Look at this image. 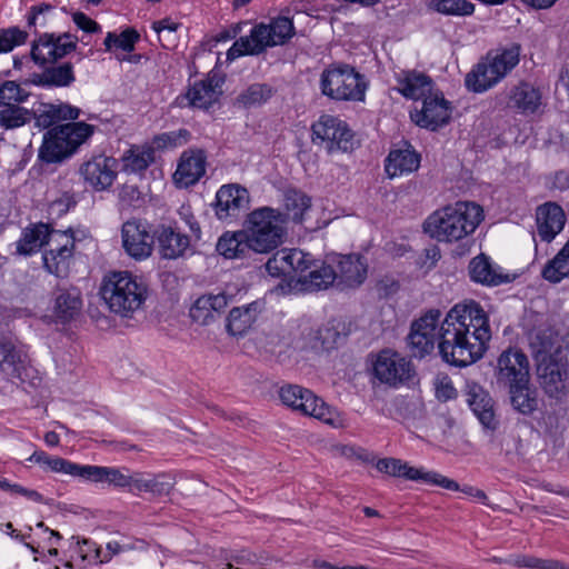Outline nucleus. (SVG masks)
<instances>
[{
	"label": "nucleus",
	"mask_w": 569,
	"mask_h": 569,
	"mask_svg": "<svg viewBox=\"0 0 569 569\" xmlns=\"http://www.w3.org/2000/svg\"><path fill=\"white\" fill-rule=\"evenodd\" d=\"M140 34L133 28H127L121 33L108 32L103 44L106 51L119 49L123 52H131L134 50L136 43L139 41Z\"/></svg>",
	"instance_id": "obj_49"
},
{
	"label": "nucleus",
	"mask_w": 569,
	"mask_h": 569,
	"mask_svg": "<svg viewBox=\"0 0 569 569\" xmlns=\"http://www.w3.org/2000/svg\"><path fill=\"white\" fill-rule=\"evenodd\" d=\"M32 116L36 127L47 129L63 120L78 119L80 109L66 102L40 103Z\"/></svg>",
	"instance_id": "obj_28"
},
{
	"label": "nucleus",
	"mask_w": 569,
	"mask_h": 569,
	"mask_svg": "<svg viewBox=\"0 0 569 569\" xmlns=\"http://www.w3.org/2000/svg\"><path fill=\"white\" fill-rule=\"evenodd\" d=\"M173 488L172 478L168 475L160 473L148 478V490L147 492L154 496L169 495Z\"/></svg>",
	"instance_id": "obj_59"
},
{
	"label": "nucleus",
	"mask_w": 569,
	"mask_h": 569,
	"mask_svg": "<svg viewBox=\"0 0 569 569\" xmlns=\"http://www.w3.org/2000/svg\"><path fill=\"white\" fill-rule=\"evenodd\" d=\"M80 174L96 190H104L117 177L116 159L106 156L94 157L80 167Z\"/></svg>",
	"instance_id": "obj_22"
},
{
	"label": "nucleus",
	"mask_w": 569,
	"mask_h": 569,
	"mask_svg": "<svg viewBox=\"0 0 569 569\" xmlns=\"http://www.w3.org/2000/svg\"><path fill=\"white\" fill-rule=\"evenodd\" d=\"M435 9L447 16H470L475 6L468 0H433Z\"/></svg>",
	"instance_id": "obj_54"
},
{
	"label": "nucleus",
	"mask_w": 569,
	"mask_h": 569,
	"mask_svg": "<svg viewBox=\"0 0 569 569\" xmlns=\"http://www.w3.org/2000/svg\"><path fill=\"white\" fill-rule=\"evenodd\" d=\"M78 37L69 32H42L30 46V58L40 68L54 64L77 49Z\"/></svg>",
	"instance_id": "obj_9"
},
{
	"label": "nucleus",
	"mask_w": 569,
	"mask_h": 569,
	"mask_svg": "<svg viewBox=\"0 0 569 569\" xmlns=\"http://www.w3.org/2000/svg\"><path fill=\"white\" fill-rule=\"evenodd\" d=\"M323 96L336 101H363L367 90L365 77L346 63H332L320 76Z\"/></svg>",
	"instance_id": "obj_6"
},
{
	"label": "nucleus",
	"mask_w": 569,
	"mask_h": 569,
	"mask_svg": "<svg viewBox=\"0 0 569 569\" xmlns=\"http://www.w3.org/2000/svg\"><path fill=\"white\" fill-rule=\"evenodd\" d=\"M99 293L112 313L131 318L144 305L148 287L129 271H110L103 276Z\"/></svg>",
	"instance_id": "obj_3"
},
{
	"label": "nucleus",
	"mask_w": 569,
	"mask_h": 569,
	"mask_svg": "<svg viewBox=\"0 0 569 569\" xmlns=\"http://www.w3.org/2000/svg\"><path fill=\"white\" fill-rule=\"evenodd\" d=\"M43 71L39 76L38 83L43 87H69L74 80V71L71 62H63L61 64L47 66L42 68Z\"/></svg>",
	"instance_id": "obj_43"
},
{
	"label": "nucleus",
	"mask_w": 569,
	"mask_h": 569,
	"mask_svg": "<svg viewBox=\"0 0 569 569\" xmlns=\"http://www.w3.org/2000/svg\"><path fill=\"white\" fill-rule=\"evenodd\" d=\"M221 80L216 77L196 81L188 90L186 97L189 104L199 109H208L221 96Z\"/></svg>",
	"instance_id": "obj_32"
},
{
	"label": "nucleus",
	"mask_w": 569,
	"mask_h": 569,
	"mask_svg": "<svg viewBox=\"0 0 569 569\" xmlns=\"http://www.w3.org/2000/svg\"><path fill=\"white\" fill-rule=\"evenodd\" d=\"M509 395L512 408L521 415H532L539 407L538 391L530 382L511 388Z\"/></svg>",
	"instance_id": "obj_42"
},
{
	"label": "nucleus",
	"mask_w": 569,
	"mask_h": 569,
	"mask_svg": "<svg viewBox=\"0 0 569 569\" xmlns=\"http://www.w3.org/2000/svg\"><path fill=\"white\" fill-rule=\"evenodd\" d=\"M420 154L410 146L391 150L386 159L385 170L389 178L401 177L415 172L420 167Z\"/></svg>",
	"instance_id": "obj_33"
},
{
	"label": "nucleus",
	"mask_w": 569,
	"mask_h": 569,
	"mask_svg": "<svg viewBox=\"0 0 569 569\" xmlns=\"http://www.w3.org/2000/svg\"><path fill=\"white\" fill-rule=\"evenodd\" d=\"M260 312L261 303L259 301L232 308L227 317L228 333L234 337L246 335L257 321Z\"/></svg>",
	"instance_id": "obj_34"
},
{
	"label": "nucleus",
	"mask_w": 569,
	"mask_h": 569,
	"mask_svg": "<svg viewBox=\"0 0 569 569\" xmlns=\"http://www.w3.org/2000/svg\"><path fill=\"white\" fill-rule=\"evenodd\" d=\"M498 269L492 266L489 257L481 253L470 261L469 276L472 281L486 286H499L508 282L509 277L499 272Z\"/></svg>",
	"instance_id": "obj_36"
},
{
	"label": "nucleus",
	"mask_w": 569,
	"mask_h": 569,
	"mask_svg": "<svg viewBox=\"0 0 569 569\" xmlns=\"http://www.w3.org/2000/svg\"><path fill=\"white\" fill-rule=\"evenodd\" d=\"M312 141L325 143L329 152L353 149V133L347 123L337 117L322 114L311 127Z\"/></svg>",
	"instance_id": "obj_10"
},
{
	"label": "nucleus",
	"mask_w": 569,
	"mask_h": 569,
	"mask_svg": "<svg viewBox=\"0 0 569 569\" xmlns=\"http://www.w3.org/2000/svg\"><path fill=\"white\" fill-rule=\"evenodd\" d=\"M53 7L48 3H41L32 6L27 16L28 27H41L44 28L48 23V14L53 11Z\"/></svg>",
	"instance_id": "obj_58"
},
{
	"label": "nucleus",
	"mask_w": 569,
	"mask_h": 569,
	"mask_svg": "<svg viewBox=\"0 0 569 569\" xmlns=\"http://www.w3.org/2000/svg\"><path fill=\"white\" fill-rule=\"evenodd\" d=\"M336 264L338 284L343 288H357L367 278L368 266L359 254H337L332 258Z\"/></svg>",
	"instance_id": "obj_20"
},
{
	"label": "nucleus",
	"mask_w": 569,
	"mask_h": 569,
	"mask_svg": "<svg viewBox=\"0 0 569 569\" xmlns=\"http://www.w3.org/2000/svg\"><path fill=\"white\" fill-rule=\"evenodd\" d=\"M278 395L281 402L292 410L319 419L333 428L345 427L343 417L309 389L289 383L280 387Z\"/></svg>",
	"instance_id": "obj_8"
},
{
	"label": "nucleus",
	"mask_w": 569,
	"mask_h": 569,
	"mask_svg": "<svg viewBox=\"0 0 569 569\" xmlns=\"http://www.w3.org/2000/svg\"><path fill=\"white\" fill-rule=\"evenodd\" d=\"M248 190L237 183L221 186L213 203L216 217L221 221H232L239 218L249 207Z\"/></svg>",
	"instance_id": "obj_13"
},
{
	"label": "nucleus",
	"mask_w": 569,
	"mask_h": 569,
	"mask_svg": "<svg viewBox=\"0 0 569 569\" xmlns=\"http://www.w3.org/2000/svg\"><path fill=\"white\" fill-rule=\"evenodd\" d=\"M498 103L516 111L517 113L528 116L536 113L541 106V92L532 84L521 81L508 87L498 96Z\"/></svg>",
	"instance_id": "obj_17"
},
{
	"label": "nucleus",
	"mask_w": 569,
	"mask_h": 569,
	"mask_svg": "<svg viewBox=\"0 0 569 569\" xmlns=\"http://www.w3.org/2000/svg\"><path fill=\"white\" fill-rule=\"evenodd\" d=\"M398 91L407 99L423 100L428 96L430 97L438 90L433 88L432 79L417 71H402L397 77Z\"/></svg>",
	"instance_id": "obj_27"
},
{
	"label": "nucleus",
	"mask_w": 569,
	"mask_h": 569,
	"mask_svg": "<svg viewBox=\"0 0 569 569\" xmlns=\"http://www.w3.org/2000/svg\"><path fill=\"white\" fill-rule=\"evenodd\" d=\"M410 117L419 127L436 130L450 119L449 102L437 91L425 98L421 109L412 111Z\"/></svg>",
	"instance_id": "obj_18"
},
{
	"label": "nucleus",
	"mask_w": 569,
	"mask_h": 569,
	"mask_svg": "<svg viewBox=\"0 0 569 569\" xmlns=\"http://www.w3.org/2000/svg\"><path fill=\"white\" fill-rule=\"evenodd\" d=\"M49 247L42 253L44 269L58 278H66L76 249V239L71 229L53 232Z\"/></svg>",
	"instance_id": "obj_12"
},
{
	"label": "nucleus",
	"mask_w": 569,
	"mask_h": 569,
	"mask_svg": "<svg viewBox=\"0 0 569 569\" xmlns=\"http://www.w3.org/2000/svg\"><path fill=\"white\" fill-rule=\"evenodd\" d=\"M375 377L390 387L407 383L416 376V370L408 358H376L372 363Z\"/></svg>",
	"instance_id": "obj_19"
},
{
	"label": "nucleus",
	"mask_w": 569,
	"mask_h": 569,
	"mask_svg": "<svg viewBox=\"0 0 569 569\" xmlns=\"http://www.w3.org/2000/svg\"><path fill=\"white\" fill-rule=\"evenodd\" d=\"M349 332V327L343 320L331 319L318 329L313 348L321 352H332L346 342Z\"/></svg>",
	"instance_id": "obj_26"
},
{
	"label": "nucleus",
	"mask_w": 569,
	"mask_h": 569,
	"mask_svg": "<svg viewBox=\"0 0 569 569\" xmlns=\"http://www.w3.org/2000/svg\"><path fill=\"white\" fill-rule=\"evenodd\" d=\"M46 467L53 472L84 479L86 465H79L60 457H50Z\"/></svg>",
	"instance_id": "obj_55"
},
{
	"label": "nucleus",
	"mask_w": 569,
	"mask_h": 569,
	"mask_svg": "<svg viewBox=\"0 0 569 569\" xmlns=\"http://www.w3.org/2000/svg\"><path fill=\"white\" fill-rule=\"evenodd\" d=\"M217 251L227 259L246 257L249 251H252L246 230L224 232L217 242Z\"/></svg>",
	"instance_id": "obj_39"
},
{
	"label": "nucleus",
	"mask_w": 569,
	"mask_h": 569,
	"mask_svg": "<svg viewBox=\"0 0 569 569\" xmlns=\"http://www.w3.org/2000/svg\"><path fill=\"white\" fill-rule=\"evenodd\" d=\"M435 392L436 398L442 402L456 399L458 396L451 379L443 373H439L435 379Z\"/></svg>",
	"instance_id": "obj_56"
},
{
	"label": "nucleus",
	"mask_w": 569,
	"mask_h": 569,
	"mask_svg": "<svg viewBox=\"0 0 569 569\" xmlns=\"http://www.w3.org/2000/svg\"><path fill=\"white\" fill-rule=\"evenodd\" d=\"M179 216H180V219L189 228L190 233H191L190 238L196 241H199L201 239V228H200L198 220L191 212L190 207L182 206L179 210Z\"/></svg>",
	"instance_id": "obj_61"
},
{
	"label": "nucleus",
	"mask_w": 569,
	"mask_h": 569,
	"mask_svg": "<svg viewBox=\"0 0 569 569\" xmlns=\"http://www.w3.org/2000/svg\"><path fill=\"white\" fill-rule=\"evenodd\" d=\"M284 252L278 250L266 263L267 272L272 277L289 274V268L286 266Z\"/></svg>",
	"instance_id": "obj_60"
},
{
	"label": "nucleus",
	"mask_w": 569,
	"mask_h": 569,
	"mask_svg": "<svg viewBox=\"0 0 569 569\" xmlns=\"http://www.w3.org/2000/svg\"><path fill=\"white\" fill-rule=\"evenodd\" d=\"M295 36V27L291 19L278 17L269 23H258L250 30V33L240 37L233 42L227 52L229 60L242 56H258L268 48L282 46Z\"/></svg>",
	"instance_id": "obj_4"
},
{
	"label": "nucleus",
	"mask_w": 569,
	"mask_h": 569,
	"mask_svg": "<svg viewBox=\"0 0 569 569\" xmlns=\"http://www.w3.org/2000/svg\"><path fill=\"white\" fill-rule=\"evenodd\" d=\"M179 27L180 23L174 22L169 18L152 23V29L157 32L159 41L164 48H169V44L164 43L163 41L167 40L168 42L172 43L174 41L173 36Z\"/></svg>",
	"instance_id": "obj_57"
},
{
	"label": "nucleus",
	"mask_w": 569,
	"mask_h": 569,
	"mask_svg": "<svg viewBox=\"0 0 569 569\" xmlns=\"http://www.w3.org/2000/svg\"><path fill=\"white\" fill-rule=\"evenodd\" d=\"M337 280V272L331 264L315 260V266L298 278L297 284L303 292L326 290Z\"/></svg>",
	"instance_id": "obj_30"
},
{
	"label": "nucleus",
	"mask_w": 569,
	"mask_h": 569,
	"mask_svg": "<svg viewBox=\"0 0 569 569\" xmlns=\"http://www.w3.org/2000/svg\"><path fill=\"white\" fill-rule=\"evenodd\" d=\"M158 252L163 259L183 257L191 246V238L179 232L172 226L160 224L153 232Z\"/></svg>",
	"instance_id": "obj_21"
},
{
	"label": "nucleus",
	"mask_w": 569,
	"mask_h": 569,
	"mask_svg": "<svg viewBox=\"0 0 569 569\" xmlns=\"http://www.w3.org/2000/svg\"><path fill=\"white\" fill-rule=\"evenodd\" d=\"M537 232L542 241L551 242L566 223L562 208L555 202H546L536 211Z\"/></svg>",
	"instance_id": "obj_23"
},
{
	"label": "nucleus",
	"mask_w": 569,
	"mask_h": 569,
	"mask_svg": "<svg viewBox=\"0 0 569 569\" xmlns=\"http://www.w3.org/2000/svg\"><path fill=\"white\" fill-rule=\"evenodd\" d=\"M530 348L532 356H562L568 351V346L558 333L546 330L531 336Z\"/></svg>",
	"instance_id": "obj_38"
},
{
	"label": "nucleus",
	"mask_w": 569,
	"mask_h": 569,
	"mask_svg": "<svg viewBox=\"0 0 569 569\" xmlns=\"http://www.w3.org/2000/svg\"><path fill=\"white\" fill-rule=\"evenodd\" d=\"M520 51L519 43H511L497 51L495 56L488 53L486 59L498 73H501L502 80L519 63Z\"/></svg>",
	"instance_id": "obj_46"
},
{
	"label": "nucleus",
	"mask_w": 569,
	"mask_h": 569,
	"mask_svg": "<svg viewBox=\"0 0 569 569\" xmlns=\"http://www.w3.org/2000/svg\"><path fill=\"white\" fill-rule=\"evenodd\" d=\"M151 147L133 146L122 156L123 170L131 173L144 171L154 160Z\"/></svg>",
	"instance_id": "obj_47"
},
{
	"label": "nucleus",
	"mask_w": 569,
	"mask_h": 569,
	"mask_svg": "<svg viewBox=\"0 0 569 569\" xmlns=\"http://www.w3.org/2000/svg\"><path fill=\"white\" fill-rule=\"evenodd\" d=\"M537 377L545 392L560 399L567 390L568 365L566 358H538Z\"/></svg>",
	"instance_id": "obj_16"
},
{
	"label": "nucleus",
	"mask_w": 569,
	"mask_h": 569,
	"mask_svg": "<svg viewBox=\"0 0 569 569\" xmlns=\"http://www.w3.org/2000/svg\"><path fill=\"white\" fill-rule=\"evenodd\" d=\"M378 471L392 477L405 478L412 481H421L423 483L439 486L447 490L458 491L460 487L458 482L449 479L436 471H428L425 468H416L397 458H382L376 463Z\"/></svg>",
	"instance_id": "obj_11"
},
{
	"label": "nucleus",
	"mask_w": 569,
	"mask_h": 569,
	"mask_svg": "<svg viewBox=\"0 0 569 569\" xmlns=\"http://www.w3.org/2000/svg\"><path fill=\"white\" fill-rule=\"evenodd\" d=\"M487 316L475 301L458 303L450 309L440 328L439 356H483L490 340Z\"/></svg>",
	"instance_id": "obj_1"
},
{
	"label": "nucleus",
	"mask_w": 569,
	"mask_h": 569,
	"mask_svg": "<svg viewBox=\"0 0 569 569\" xmlns=\"http://www.w3.org/2000/svg\"><path fill=\"white\" fill-rule=\"evenodd\" d=\"M57 230H51L47 223H34L23 229L16 243V252L20 256H31L42 246L50 243V238Z\"/></svg>",
	"instance_id": "obj_35"
},
{
	"label": "nucleus",
	"mask_w": 569,
	"mask_h": 569,
	"mask_svg": "<svg viewBox=\"0 0 569 569\" xmlns=\"http://www.w3.org/2000/svg\"><path fill=\"white\" fill-rule=\"evenodd\" d=\"M80 293L76 289H60L56 298L54 313L62 322L73 319L81 310Z\"/></svg>",
	"instance_id": "obj_44"
},
{
	"label": "nucleus",
	"mask_w": 569,
	"mask_h": 569,
	"mask_svg": "<svg viewBox=\"0 0 569 569\" xmlns=\"http://www.w3.org/2000/svg\"><path fill=\"white\" fill-rule=\"evenodd\" d=\"M148 478L141 472H133L129 475L127 487L130 491L147 492L148 490Z\"/></svg>",
	"instance_id": "obj_64"
},
{
	"label": "nucleus",
	"mask_w": 569,
	"mask_h": 569,
	"mask_svg": "<svg viewBox=\"0 0 569 569\" xmlns=\"http://www.w3.org/2000/svg\"><path fill=\"white\" fill-rule=\"evenodd\" d=\"M94 127L86 122H72L47 131L39 148V159L57 163L72 156L93 133Z\"/></svg>",
	"instance_id": "obj_5"
},
{
	"label": "nucleus",
	"mask_w": 569,
	"mask_h": 569,
	"mask_svg": "<svg viewBox=\"0 0 569 569\" xmlns=\"http://www.w3.org/2000/svg\"><path fill=\"white\" fill-rule=\"evenodd\" d=\"M122 247L126 253L137 261L149 258L153 250L154 237L146 222L131 219L121 228Z\"/></svg>",
	"instance_id": "obj_14"
},
{
	"label": "nucleus",
	"mask_w": 569,
	"mask_h": 569,
	"mask_svg": "<svg viewBox=\"0 0 569 569\" xmlns=\"http://www.w3.org/2000/svg\"><path fill=\"white\" fill-rule=\"evenodd\" d=\"M274 89L268 83H252L237 98V103L246 109L260 107L271 99Z\"/></svg>",
	"instance_id": "obj_48"
},
{
	"label": "nucleus",
	"mask_w": 569,
	"mask_h": 569,
	"mask_svg": "<svg viewBox=\"0 0 569 569\" xmlns=\"http://www.w3.org/2000/svg\"><path fill=\"white\" fill-rule=\"evenodd\" d=\"M467 402L480 423L490 430H495L498 421L495 415V402L487 390L478 383H469Z\"/></svg>",
	"instance_id": "obj_24"
},
{
	"label": "nucleus",
	"mask_w": 569,
	"mask_h": 569,
	"mask_svg": "<svg viewBox=\"0 0 569 569\" xmlns=\"http://www.w3.org/2000/svg\"><path fill=\"white\" fill-rule=\"evenodd\" d=\"M282 204L283 221L291 219L295 222H301L303 213L311 207V198L299 189L288 188L283 192Z\"/></svg>",
	"instance_id": "obj_40"
},
{
	"label": "nucleus",
	"mask_w": 569,
	"mask_h": 569,
	"mask_svg": "<svg viewBox=\"0 0 569 569\" xmlns=\"http://www.w3.org/2000/svg\"><path fill=\"white\" fill-rule=\"evenodd\" d=\"M286 266H288L290 273L306 274V272L315 266V259L308 252L300 249L283 248Z\"/></svg>",
	"instance_id": "obj_50"
},
{
	"label": "nucleus",
	"mask_w": 569,
	"mask_h": 569,
	"mask_svg": "<svg viewBox=\"0 0 569 569\" xmlns=\"http://www.w3.org/2000/svg\"><path fill=\"white\" fill-rule=\"evenodd\" d=\"M483 220V209L472 201H457L428 217L425 231L439 242H457L471 236Z\"/></svg>",
	"instance_id": "obj_2"
},
{
	"label": "nucleus",
	"mask_w": 569,
	"mask_h": 569,
	"mask_svg": "<svg viewBox=\"0 0 569 569\" xmlns=\"http://www.w3.org/2000/svg\"><path fill=\"white\" fill-rule=\"evenodd\" d=\"M28 41V32L19 27L0 29V54L11 52Z\"/></svg>",
	"instance_id": "obj_53"
},
{
	"label": "nucleus",
	"mask_w": 569,
	"mask_h": 569,
	"mask_svg": "<svg viewBox=\"0 0 569 569\" xmlns=\"http://www.w3.org/2000/svg\"><path fill=\"white\" fill-rule=\"evenodd\" d=\"M28 97L29 92L16 81H4L0 86V107L17 106Z\"/></svg>",
	"instance_id": "obj_52"
},
{
	"label": "nucleus",
	"mask_w": 569,
	"mask_h": 569,
	"mask_svg": "<svg viewBox=\"0 0 569 569\" xmlns=\"http://www.w3.org/2000/svg\"><path fill=\"white\" fill-rule=\"evenodd\" d=\"M569 276V238L558 253L547 262L541 271V277L551 282L558 283Z\"/></svg>",
	"instance_id": "obj_45"
},
{
	"label": "nucleus",
	"mask_w": 569,
	"mask_h": 569,
	"mask_svg": "<svg viewBox=\"0 0 569 569\" xmlns=\"http://www.w3.org/2000/svg\"><path fill=\"white\" fill-rule=\"evenodd\" d=\"M32 118V113L26 109L17 106L2 107L0 110V124L6 129H13L23 126Z\"/></svg>",
	"instance_id": "obj_51"
},
{
	"label": "nucleus",
	"mask_w": 569,
	"mask_h": 569,
	"mask_svg": "<svg viewBox=\"0 0 569 569\" xmlns=\"http://www.w3.org/2000/svg\"><path fill=\"white\" fill-rule=\"evenodd\" d=\"M441 311L430 309L411 325L408 342L412 356H428L435 348L436 330L439 325Z\"/></svg>",
	"instance_id": "obj_15"
},
{
	"label": "nucleus",
	"mask_w": 569,
	"mask_h": 569,
	"mask_svg": "<svg viewBox=\"0 0 569 569\" xmlns=\"http://www.w3.org/2000/svg\"><path fill=\"white\" fill-rule=\"evenodd\" d=\"M72 20L74 22V24L81 29L82 31L84 32H88V33H98V32H101V27L98 22H96L94 20H92L91 18H89L86 13L83 12H74L72 14Z\"/></svg>",
	"instance_id": "obj_63"
},
{
	"label": "nucleus",
	"mask_w": 569,
	"mask_h": 569,
	"mask_svg": "<svg viewBox=\"0 0 569 569\" xmlns=\"http://www.w3.org/2000/svg\"><path fill=\"white\" fill-rule=\"evenodd\" d=\"M206 172V154L202 150L184 151L179 160L173 179L179 187L197 183Z\"/></svg>",
	"instance_id": "obj_25"
},
{
	"label": "nucleus",
	"mask_w": 569,
	"mask_h": 569,
	"mask_svg": "<svg viewBox=\"0 0 569 569\" xmlns=\"http://www.w3.org/2000/svg\"><path fill=\"white\" fill-rule=\"evenodd\" d=\"M497 379L510 390L513 387L530 382V365L528 358H498Z\"/></svg>",
	"instance_id": "obj_29"
},
{
	"label": "nucleus",
	"mask_w": 569,
	"mask_h": 569,
	"mask_svg": "<svg viewBox=\"0 0 569 569\" xmlns=\"http://www.w3.org/2000/svg\"><path fill=\"white\" fill-rule=\"evenodd\" d=\"M246 233L253 252L268 253L278 248L284 236L281 212L269 207L253 210L248 216Z\"/></svg>",
	"instance_id": "obj_7"
},
{
	"label": "nucleus",
	"mask_w": 569,
	"mask_h": 569,
	"mask_svg": "<svg viewBox=\"0 0 569 569\" xmlns=\"http://www.w3.org/2000/svg\"><path fill=\"white\" fill-rule=\"evenodd\" d=\"M94 547V560L99 563L109 562L113 556L124 551V547L117 541H110L106 546V552H102L101 547L93 545Z\"/></svg>",
	"instance_id": "obj_62"
},
{
	"label": "nucleus",
	"mask_w": 569,
	"mask_h": 569,
	"mask_svg": "<svg viewBox=\"0 0 569 569\" xmlns=\"http://www.w3.org/2000/svg\"><path fill=\"white\" fill-rule=\"evenodd\" d=\"M500 81L501 73H498L486 58L473 67L465 80L466 87L476 93L485 92Z\"/></svg>",
	"instance_id": "obj_37"
},
{
	"label": "nucleus",
	"mask_w": 569,
	"mask_h": 569,
	"mask_svg": "<svg viewBox=\"0 0 569 569\" xmlns=\"http://www.w3.org/2000/svg\"><path fill=\"white\" fill-rule=\"evenodd\" d=\"M229 303L228 297L223 293L203 295L199 297L190 308L189 315L192 321L206 326L214 320Z\"/></svg>",
	"instance_id": "obj_31"
},
{
	"label": "nucleus",
	"mask_w": 569,
	"mask_h": 569,
	"mask_svg": "<svg viewBox=\"0 0 569 569\" xmlns=\"http://www.w3.org/2000/svg\"><path fill=\"white\" fill-rule=\"evenodd\" d=\"M84 479L87 481L97 483H107L116 488L129 487V475L123 473L120 469L114 467L92 466L86 465Z\"/></svg>",
	"instance_id": "obj_41"
}]
</instances>
